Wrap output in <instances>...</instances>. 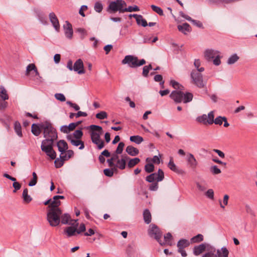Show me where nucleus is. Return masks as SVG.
I'll return each mask as SVG.
<instances>
[{
	"instance_id": "nucleus-1",
	"label": "nucleus",
	"mask_w": 257,
	"mask_h": 257,
	"mask_svg": "<svg viewBox=\"0 0 257 257\" xmlns=\"http://www.w3.org/2000/svg\"><path fill=\"white\" fill-rule=\"evenodd\" d=\"M170 85L177 90L173 91L170 95V97L174 100L176 103L183 102L187 103L192 100L193 95L192 93L182 91L184 90V87L178 82L175 80L170 81Z\"/></svg>"
},
{
	"instance_id": "nucleus-2",
	"label": "nucleus",
	"mask_w": 257,
	"mask_h": 257,
	"mask_svg": "<svg viewBox=\"0 0 257 257\" xmlns=\"http://www.w3.org/2000/svg\"><path fill=\"white\" fill-rule=\"evenodd\" d=\"M59 202H51L48 206L47 218L51 226H56L60 223V217L62 214V211L59 208Z\"/></svg>"
},
{
	"instance_id": "nucleus-3",
	"label": "nucleus",
	"mask_w": 257,
	"mask_h": 257,
	"mask_svg": "<svg viewBox=\"0 0 257 257\" xmlns=\"http://www.w3.org/2000/svg\"><path fill=\"white\" fill-rule=\"evenodd\" d=\"M225 119V116H219L214 119V111H211L208 115L203 114L197 117L196 120L204 125H211L213 123L221 125Z\"/></svg>"
},
{
	"instance_id": "nucleus-4",
	"label": "nucleus",
	"mask_w": 257,
	"mask_h": 257,
	"mask_svg": "<svg viewBox=\"0 0 257 257\" xmlns=\"http://www.w3.org/2000/svg\"><path fill=\"white\" fill-rule=\"evenodd\" d=\"M41 128L43 131L44 137L45 138L44 140H47L49 143H54V141L57 139L56 130L50 123L44 122L41 125Z\"/></svg>"
},
{
	"instance_id": "nucleus-5",
	"label": "nucleus",
	"mask_w": 257,
	"mask_h": 257,
	"mask_svg": "<svg viewBox=\"0 0 257 257\" xmlns=\"http://www.w3.org/2000/svg\"><path fill=\"white\" fill-rule=\"evenodd\" d=\"M146 61L145 59L139 60L138 57L134 55H126L121 61L122 64H127L128 66L132 68H137L145 64Z\"/></svg>"
},
{
	"instance_id": "nucleus-6",
	"label": "nucleus",
	"mask_w": 257,
	"mask_h": 257,
	"mask_svg": "<svg viewBox=\"0 0 257 257\" xmlns=\"http://www.w3.org/2000/svg\"><path fill=\"white\" fill-rule=\"evenodd\" d=\"M126 6V3L123 0H115L111 2L107 8V11L110 14L119 12L120 13L125 12L124 10Z\"/></svg>"
},
{
	"instance_id": "nucleus-7",
	"label": "nucleus",
	"mask_w": 257,
	"mask_h": 257,
	"mask_svg": "<svg viewBox=\"0 0 257 257\" xmlns=\"http://www.w3.org/2000/svg\"><path fill=\"white\" fill-rule=\"evenodd\" d=\"M191 83L199 88L206 87L207 81L203 80L202 74L196 70H192L191 74Z\"/></svg>"
},
{
	"instance_id": "nucleus-8",
	"label": "nucleus",
	"mask_w": 257,
	"mask_h": 257,
	"mask_svg": "<svg viewBox=\"0 0 257 257\" xmlns=\"http://www.w3.org/2000/svg\"><path fill=\"white\" fill-rule=\"evenodd\" d=\"M204 57L208 61L213 60V64L216 66L220 64L219 52L213 49H207L204 52Z\"/></svg>"
},
{
	"instance_id": "nucleus-9",
	"label": "nucleus",
	"mask_w": 257,
	"mask_h": 257,
	"mask_svg": "<svg viewBox=\"0 0 257 257\" xmlns=\"http://www.w3.org/2000/svg\"><path fill=\"white\" fill-rule=\"evenodd\" d=\"M53 146V143L48 142L47 140H43L41 146L42 151L52 160L55 159L56 157V153L54 150Z\"/></svg>"
},
{
	"instance_id": "nucleus-10",
	"label": "nucleus",
	"mask_w": 257,
	"mask_h": 257,
	"mask_svg": "<svg viewBox=\"0 0 257 257\" xmlns=\"http://www.w3.org/2000/svg\"><path fill=\"white\" fill-rule=\"evenodd\" d=\"M148 234L151 238L156 239L161 244V231L160 228L155 224H151L149 226Z\"/></svg>"
},
{
	"instance_id": "nucleus-11",
	"label": "nucleus",
	"mask_w": 257,
	"mask_h": 257,
	"mask_svg": "<svg viewBox=\"0 0 257 257\" xmlns=\"http://www.w3.org/2000/svg\"><path fill=\"white\" fill-rule=\"evenodd\" d=\"M69 224L71 226L66 227L64 230V233L66 234L68 237L74 236L76 233L77 234V228L78 226L77 220H71Z\"/></svg>"
},
{
	"instance_id": "nucleus-12",
	"label": "nucleus",
	"mask_w": 257,
	"mask_h": 257,
	"mask_svg": "<svg viewBox=\"0 0 257 257\" xmlns=\"http://www.w3.org/2000/svg\"><path fill=\"white\" fill-rule=\"evenodd\" d=\"M90 128L92 130L91 132V139L92 142H94L100 139V136L102 134V128L101 126L96 125H91Z\"/></svg>"
},
{
	"instance_id": "nucleus-13",
	"label": "nucleus",
	"mask_w": 257,
	"mask_h": 257,
	"mask_svg": "<svg viewBox=\"0 0 257 257\" xmlns=\"http://www.w3.org/2000/svg\"><path fill=\"white\" fill-rule=\"evenodd\" d=\"M210 246L209 244L206 243H201L198 245L195 246L193 249V254L196 256L199 255L204 251H206Z\"/></svg>"
},
{
	"instance_id": "nucleus-14",
	"label": "nucleus",
	"mask_w": 257,
	"mask_h": 257,
	"mask_svg": "<svg viewBox=\"0 0 257 257\" xmlns=\"http://www.w3.org/2000/svg\"><path fill=\"white\" fill-rule=\"evenodd\" d=\"M67 139L68 141H69L71 143V144L72 145L75 147H78L80 146L79 149L82 150L84 148V142L80 140V139H74L71 135L67 136Z\"/></svg>"
},
{
	"instance_id": "nucleus-15",
	"label": "nucleus",
	"mask_w": 257,
	"mask_h": 257,
	"mask_svg": "<svg viewBox=\"0 0 257 257\" xmlns=\"http://www.w3.org/2000/svg\"><path fill=\"white\" fill-rule=\"evenodd\" d=\"M49 18L55 30L58 32L60 29V24L55 14L53 12L50 13L49 15Z\"/></svg>"
},
{
	"instance_id": "nucleus-16",
	"label": "nucleus",
	"mask_w": 257,
	"mask_h": 257,
	"mask_svg": "<svg viewBox=\"0 0 257 257\" xmlns=\"http://www.w3.org/2000/svg\"><path fill=\"white\" fill-rule=\"evenodd\" d=\"M73 70L77 72L79 74H84L85 73L83 63L81 59H78L74 63Z\"/></svg>"
},
{
	"instance_id": "nucleus-17",
	"label": "nucleus",
	"mask_w": 257,
	"mask_h": 257,
	"mask_svg": "<svg viewBox=\"0 0 257 257\" xmlns=\"http://www.w3.org/2000/svg\"><path fill=\"white\" fill-rule=\"evenodd\" d=\"M146 180L150 183L161 181V169H159L158 173H152L148 176Z\"/></svg>"
},
{
	"instance_id": "nucleus-18",
	"label": "nucleus",
	"mask_w": 257,
	"mask_h": 257,
	"mask_svg": "<svg viewBox=\"0 0 257 257\" xmlns=\"http://www.w3.org/2000/svg\"><path fill=\"white\" fill-rule=\"evenodd\" d=\"M170 169L177 174L181 175H183L185 174L184 170L178 168L174 163L173 159H171L168 165Z\"/></svg>"
},
{
	"instance_id": "nucleus-19",
	"label": "nucleus",
	"mask_w": 257,
	"mask_h": 257,
	"mask_svg": "<svg viewBox=\"0 0 257 257\" xmlns=\"http://www.w3.org/2000/svg\"><path fill=\"white\" fill-rule=\"evenodd\" d=\"M179 16H181V17L185 19L186 20H187L190 22H191L194 25H196V26H197L199 28H202L203 27V25L201 22H200L199 21L192 19V18L190 16L185 14L182 11L179 12Z\"/></svg>"
},
{
	"instance_id": "nucleus-20",
	"label": "nucleus",
	"mask_w": 257,
	"mask_h": 257,
	"mask_svg": "<svg viewBox=\"0 0 257 257\" xmlns=\"http://www.w3.org/2000/svg\"><path fill=\"white\" fill-rule=\"evenodd\" d=\"M64 29L66 37L68 39H71L73 34L71 24L66 22V25L64 26Z\"/></svg>"
},
{
	"instance_id": "nucleus-21",
	"label": "nucleus",
	"mask_w": 257,
	"mask_h": 257,
	"mask_svg": "<svg viewBox=\"0 0 257 257\" xmlns=\"http://www.w3.org/2000/svg\"><path fill=\"white\" fill-rule=\"evenodd\" d=\"M57 146L61 155H64V153L68 148L67 143L64 140H60L57 142Z\"/></svg>"
},
{
	"instance_id": "nucleus-22",
	"label": "nucleus",
	"mask_w": 257,
	"mask_h": 257,
	"mask_svg": "<svg viewBox=\"0 0 257 257\" xmlns=\"http://www.w3.org/2000/svg\"><path fill=\"white\" fill-rule=\"evenodd\" d=\"M187 161L190 167L195 169L197 166L198 163L194 156L192 154H189L187 156Z\"/></svg>"
},
{
	"instance_id": "nucleus-23",
	"label": "nucleus",
	"mask_w": 257,
	"mask_h": 257,
	"mask_svg": "<svg viewBox=\"0 0 257 257\" xmlns=\"http://www.w3.org/2000/svg\"><path fill=\"white\" fill-rule=\"evenodd\" d=\"M129 158L126 155H122L121 158L117 161V164L116 166L120 170H123L125 168L126 161Z\"/></svg>"
},
{
	"instance_id": "nucleus-24",
	"label": "nucleus",
	"mask_w": 257,
	"mask_h": 257,
	"mask_svg": "<svg viewBox=\"0 0 257 257\" xmlns=\"http://www.w3.org/2000/svg\"><path fill=\"white\" fill-rule=\"evenodd\" d=\"M32 71H34L35 75H39V73L37 70L36 66L33 63L30 64L27 66L26 71V75H30L31 72Z\"/></svg>"
},
{
	"instance_id": "nucleus-25",
	"label": "nucleus",
	"mask_w": 257,
	"mask_h": 257,
	"mask_svg": "<svg viewBox=\"0 0 257 257\" xmlns=\"http://www.w3.org/2000/svg\"><path fill=\"white\" fill-rule=\"evenodd\" d=\"M133 17L136 19L137 24L139 25L145 27L148 25V23L145 19H144L142 16L138 15L137 14H133Z\"/></svg>"
},
{
	"instance_id": "nucleus-26",
	"label": "nucleus",
	"mask_w": 257,
	"mask_h": 257,
	"mask_svg": "<svg viewBox=\"0 0 257 257\" xmlns=\"http://www.w3.org/2000/svg\"><path fill=\"white\" fill-rule=\"evenodd\" d=\"M178 29L179 31L181 32L184 34H187L188 33L191 32V28L190 26L187 23H184L182 25H178Z\"/></svg>"
},
{
	"instance_id": "nucleus-27",
	"label": "nucleus",
	"mask_w": 257,
	"mask_h": 257,
	"mask_svg": "<svg viewBox=\"0 0 257 257\" xmlns=\"http://www.w3.org/2000/svg\"><path fill=\"white\" fill-rule=\"evenodd\" d=\"M66 160H67L66 155H60V159H56L54 162L56 168H59L61 167L64 164V162Z\"/></svg>"
},
{
	"instance_id": "nucleus-28",
	"label": "nucleus",
	"mask_w": 257,
	"mask_h": 257,
	"mask_svg": "<svg viewBox=\"0 0 257 257\" xmlns=\"http://www.w3.org/2000/svg\"><path fill=\"white\" fill-rule=\"evenodd\" d=\"M216 257H228L229 251L227 249L223 247L221 249H216Z\"/></svg>"
},
{
	"instance_id": "nucleus-29",
	"label": "nucleus",
	"mask_w": 257,
	"mask_h": 257,
	"mask_svg": "<svg viewBox=\"0 0 257 257\" xmlns=\"http://www.w3.org/2000/svg\"><path fill=\"white\" fill-rule=\"evenodd\" d=\"M206 251L202 257H216V249L214 247L210 246Z\"/></svg>"
},
{
	"instance_id": "nucleus-30",
	"label": "nucleus",
	"mask_w": 257,
	"mask_h": 257,
	"mask_svg": "<svg viewBox=\"0 0 257 257\" xmlns=\"http://www.w3.org/2000/svg\"><path fill=\"white\" fill-rule=\"evenodd\" d=\"M143 218L146 224H149L152 220V216L149 209H146L143 212Z\"/></svg>"
},
{
	"instance_id": "nucleus-31",
	"label": "nucleus",
	"mask_w": 257,
	"mask_h": 257,
	"mask_svg": "<svg viewBox=\"0 0 257 257\" xmlns=\"http://www.w3.org/2000/svg\"><path fill=\"white\" fill-rule=\"evenodd\" d=\"M126 152L132 156H135L139 153V150L132 146L126 147Z\"/></svg>"
},
{
	"instance_id": "nucleus-32",
	"label": "nucleus",
	"mask_w": 257,
	"mask_h": 257,
	"mask_svg": "<svg viewBox=\"0 0 257 257\" xmlns=\"http://www.w3.org/2000/svg\"><path fill=\"white\" fill-rule=\"evenodd\" d=\"M60 222H61V223L63 224H69L70 222H71V220H72L71 219L70 215L68 213H65L63 215H61L60 217Z\"/></svg>"
},
{
	"instance_id": "nucleus-33",
	"label": "nucleus",
	"mask_w": 257,
	"mask_h": 257,
	"mask_svg": "<svg viewBox=\"0 0 257 257\" xmlns=\"http://www.w3.org/2000/svg\"><path fill=\"white\" fill-rule=\"evenodd\" d=\"M189 245V241L185 239H181L177 243V247L179 249L184 248Z\"/></svg>"
},
{
	"instance_id": "nucleus-34",
	"label": "nucleus",
	"mask_w": 257,
	"mask_h": 257,
	"mask_svg": "<svg viewBox=\"0 0 257 257\" xmlns=\"http://www.w3.org/2000/svg\"><path fill=\"white\" fill-rule=\"evenodd\" d=\"M22 197H23L24 201L27 203H29L32 200V197L28 194V190L27 188H25L23 190V194H22Z\"/></svg>"
},
{
	"instance_id": "nucleus-35",
	"label": "nucleus",
	"mask_w": 257,
	"mask_h": 257,
	"mask_svg": "<svg viewBox=\"0 0 257 257\" xmlns=\"http://www.w3.org/2000/svg\"><path fill=\"white\" fill-rule=\"evenodd\" d=\"M42 129L39 127V126L36 124H33L32 125V133L36 136H39L41 131Z\"/></svg>"
},
{
	"instance_id": "nucleus-36",
	"label": "nucleus",
	"mask_w": 257,
	"mask_h": 257,
	"mask_svg": "<svg viewBox=\"0 0 257 257\" xmlns=\"http://www.w3.org/2000/svg\"><path fill=\"white\" fill-rule=\"evenodd\" d=\"M172 235L170 232L167 233L166 235H164L165 243L170 246L172 245Z\"/></svg>"
},
{
	"instance_id": "nucleus-37",
	"label": "nucleus",
	"mask_w": 257,
	"mask_h": 257,
	"mask_svg": "<svg viewBox=\"0 0 257 257\" xmlns=\"http://www.w3.org/2000/svg\"><path fill=\"white\" fill-rule=\"evenodd\" d=\"M0 97L3 100H8L9 99L7 91L3 86L0 87Z\"/></svg>"
},
{
	"instance_id": "nucleus-38",
	"label": "nucleus",
	"mask_w": 257,
	"mask_h": 257,
	"mask_svg": "<svg viewBox=\"0 0 257 257\" xmlns=\"http://www.w3.org/2000/svg\"><path fill=\"white\" fill-rule=\"evenodd\" d=\"M14 129L18 135L20 137H22V133L21 131V125L20 122L16 121L14 123Z\"/></svg>"
},
{
	"instance_id": "nucleus-39",
	"label": "nucleus",
	"mask_w": 257,
	"mask_h": 257,
	"mask_svg": "<svg viewBox=\"0 0 257 257\" xmlns=\"http://www.w3.org/2000/svg\"><path fill=\"white\" fill-rule=\"evenodd\" d=\"M130 141L137 144H141L143 141V138L140 136H133L130 138Z\"/></svg>"
},
{
	"instance_id": "nucleus-40",
	"label": "nucleus",
	"mask_w": 257,
	"mask_h": 257,
	"mask_svg": "<svg viewBox=\"0 0 257 257\" xmlns=\"http://www.w3.org/2000/svg\"><path fill=\"white\" fill-rule=\"evenodd\" d=\"M37 17L40 22L43 25H46L48 24V22L46 17L42 13H39L37 14Z\"/></svg>"
},
{
	"instance_id": "nucleus-41",
	"label": "nucleus",
	"mask_w": 257,
	"mask_h": 257,
	"mask_svg": "<svg viewBox=\"0 0 257 257\" xmlns=\"http://www.w3.org/2000/svg\"><path fill=\"white\" fill-rule=\"evenodd\" d=\"M239 59V57L236 54L231 55L227 60V64L231 65L235 63Z\"/></svg>"
},
{
	"instance_id": "nucleus-42",
	"label": "nucleus",
	"mask_w": 257,
	"mask_h": 257,
	"mask_svg": "<svg viewBox=\"0 0 257 257\" xmlns=\"http://www.w3.org/2000/svg\"><path fill=\"white\" fill-rule=\"evenodd\" d=\"M204 237L201 234H198L197 235L193 237L191 239V241L192 243H197L203 240Z\"/></svg>"
},
{
	"instance_id": "nucleus-43",
	"label": "nucleus",
	"mask_w": 257,
	"mask_h": 257,
	"mask_svg": "<svg viewBox=\"0 0 257 257\" xmlns=\"http://www.w3.org/2000/svg\"><path fill=\"white\" fill-rule=\"evenodd\" d=\"M140 162V160L138 158H135L134 159H131L128 162V167L131 168L134 167L135 165L138 164Z\"/></svg>"
},
{
	"instance_id": "nucleus-44",
	"label": "nucleus",
	"mask_w": 257,
	"mask_h": 257,
	"mask_svg": "<svg viewBox=\"0 0 257 257\" xmlns=\"http://www.w3.org/2000/svg\"><path fill=\"white\" fill-rule=\"evenodd\" d=\"M148 163L145 166V170L147 173H151L154 170V166L151 162H147Z\"/></svg>"
},
{
	"instance_id": "nucleus-45",
	"label": "nucleus",
	"mask_w": 257,
	"mask_h": 257,
	"mask_svg": "<svg viewBox=\"0 0 257 257\" xmlns=\"http://www.w3.org/2000/svg\"><path fill=\"white\" fill-rule=\"evenodd\" d=\"M194 65L195 67L197 68V72H202L204 71V68L202 67H200V66L201 65V62H200V60L195 59L194 61Z\"/></svg>"
},
{
	"instance_id": "nucleus-46",
	"label": "nucleus",
	"mask_w": 257,
	"mask_h": 257,
	"mask_svg": "<svg viewBox=\"0 0 257 257\" xmlns=\"http://www.w3.org/2000/svg\"><path fill=\"white\" fill-rule=\"evenodd\" d=\"M94 10L97 13H100L103 9V5L100 2H96L94 6Z\"/></svg>"
},
{
	"instance_id": "nucleus-47",
	"label": "nucleus",
	"mask_w": 257,
	"mask_h": 257,
	"mask_svg": "<svg viewBox=\"0 0 257 257\" xmlns=\"http://www.w3.org/2000/svg\"><path fill=\"white\" fill-rule=\"evenodd\" d=\"M32 176L33 179L30 181L28 184L29 186H34L37 182L38 177L36 173L35 172H33L32 173Z\"/></svg>"
},
{
	"instance_id": "nucleus-48",
	"label": "nucleus",
	"mask_w": 257,
	"mask_h": 257,
	"mask_svg": "<svg viewBox=\"0 0 257 257\" xmlns=\"http://www.w3.org/2000/svg\"><path fill=\"white\" fill-rule=\"evenodd\" d=\"M228 199L229 196L228 195H225L223 197V203H222L220 200L219 201L220 206L222 208H224L225 206L227 205Z\"/></svg>"
},
{
	"instance_id": "nucleus-49",
	"label": "nucleus",
	"mask_w": 257,
	"mask_h": 257,
	"mask_svg": "<svg viewBox=\"0 0 257 257\" xmlns=\"http://www.w3.org/2000/svg\"><path fill=\"white\" fill-rule=\"evenodd\" d=\"M83 136V132L80 130L75 131L73 134V138L76 139H80Z\"/></svg>"
},
{
	"instance_id": "nucleus-50",
	"label": "nucleus",
	"mask_w": 257,
	"mask_h": 257,
	"mask_svg": "<svg viewBox=\"0 0 257 257\" xmlns=\"http://www.w3.org/2000/svg\"><path fill=\"white\" fill-rule=\"evenodd\" d=\"M152 67L151 64L147 65V66H145L143 67V75L144 77L148 76L149 71L151 69H152Z\"/></svg>"
},
{
	"instance_id": "nucleus-51",
	"label": "nucleus",
	"mask_w": 257,
	"mask_h": 257,
	"mask_svg": "<svg viewBox=\"0 0 257 257\" xmlns=\"http://www.w3.org/2000/svg\"><path fill=\"white\" fill-rule=\"evenodd\" d=\"M210 170L211 173L213 174V175L219 174L221 172L220 169H219L218 167L216 165L211 167Z\"/></svg>"
},
{
	"instance_id": "nucleus-52",
	"label": "nucleus",
	"mask_w": 257,
	"mask_h": 257,
	"mask_svg": "<svg viewBox=\"0 0 257 257\" xmlns=\"http://www.w3.org/2000/svg\"><path fill=\"white\" fill-rule=\"evenodd\" d=\"M92 143L97 145L98 150H101L104 147V143L101 139Z\"/></svg>"
},
{
	"instance_id": "nucleus-53",
	"label": "nucleus",
	"mask_w": 257,
	"mask_h": 257,
	"mask_svg": "<svg viewBox=\"0 0 257 257\" xmlns=\"http://www.w3.org/2000/svg\"><path fill=\"white\" fill-rule=\"evenodd\" d=\"M124 147V143L120 142L118 145V146L117 147L116 150H115V153L116 154H120L123 151Z\"/></svg>"
},
{
	"instance_id": "nucleus-54",
	"label": "nucleus",
	"mask_w": 257,
	"mask_h": 257,
	"mask_svg": "<svg viewBox=\"0 0 257 257\" xmlns=\"http://www.w3.org/2000/svg\"><path fill=\"white\" fill-rule=\"evenodd\" d=\"M107 117V113L105 111H102L96 114V117L99 119H103Z\"/></svg>"
},
{
	"instance_id": "nucleus-55",
	"label": "nucleus",
	"mask_w": 257,
	"mask_h": 257,
	"mask_svg": "<svg viewBox=\"0 0 257 257\" xmlns=\"http://www.w3.org/2000/svg\"><path fill=\"white\" fill-rule=\"evenodd\" d=\"M124 10L125 11V12H132L139 11L140 10V9L138 6H135L134 7L129 6L128 8H124Z\"/></svg>"
},
{
	"instance_id": "nucleus-56",
	"label": "nucleus",
	"mask_w": 257,
	"mask_h": 257,
	"mask_svg": "<svg viewBox=\"0 0 257 257\" xmlns=\"http://www.w3.org/2000/svg\"><path fill=\"white\" fill-rule=\"evenodd\" d=\"M146 162L151 163L153 162L154 163L159 164L160 161L159 158L158 156H155L152 159L150 158H147Z\"/></svg>"
},
{
	"instance_id": "nucleus-57",
	"label": "nucleus",
	"mask_w": 257,
	"mask_h": 257,
	"mask_svg": "<svg viewBox=\"0 0 257 257\" xmlns=\"http://www.w3.org/2000/svg\"><path fill=\"white\" fill-rule=\"evenodd\" d=\"M76 31L81 34V38L84 39V37L87 35V31L83 28H79L77 29Z\"/></svg>"
},
{
	"instance_id": "nucleus-58",
	"label": "nucleus",
	"mask_w": 257,
	"mask_h": 257,
	"mask_svg": "<svg viewBox=\"0 0 257 257\" xmlns=\"http://www.w3.org/2000/svg\"><path fill=\"white\" fill-rule=\"evenodd\" d=\"M206 196L211 200L214 199V191L212 189H208L205 193Z\"/></svg>"
},
{
	"instance_id": "nucleus-59",
	"label": "nucleus",
	"mask_w": 257,
	"mask_h": 257,
	"mask_svg": "<svg viewBox=\"0 0 257 257\" xmlns=\"http://www.w3.org/2000/svg\"><path fill=\"white\" fill-rule=\"evenodd\" d=\"M55 97L56 99H57L58 100H60V101H65L66 100V98L64 94L62 93H56L55 94Z\"/></svg>"
},
{
	"instance_id": "nucleus-60",
	"label": "nucleus",
	"mask_w": 257,
	"mask_h": 257,
	"mask_svg": "<svg viewBox=\"0 0 257 257\" xmlns=\"http://www.w3.org/2000/svg\"><path fill=\"white\" fill-rule=\"evenodd\" d=\"M104 175L107 177H112L113 175V169H105L103 170Z\"/></svg>"
},
{
	"instance_id": "nucleus-61",
	"label": "nucleus",
	"mask_w": 257,
	"mask_h": 257,
	"mask_svg": "<svg viewBox=\"0 0 257 257\" xmlns=\"http://www.w3.org/2000/svg\"><path fill=\"white\" fill-rule=\"evenodd\" d=\"M66 103L70 107L73 108L76 111H78L80 109V107L76 103H72L70 101H67Z\"/></svg>"
},
{
	"instance_id": "nucleus-62",
	"label": "nucleus",
	"mask_w": 257,
	"mask_h": 257,
	"mask_svg": "<svg viewBox=\"0 0 257 257\" xmlns=\"http://www.w3.org/2000/svg\"><path fill=\"white\" fill-rule=\"evenodd\" d=\"M14 182L13 184V186L15 188V189L13 190V192L15 193L17 192V190L20 189L21 187V185L19 182H16V181Z\"/></svg>"
},
{
	"instance_id": "nucleus-63",
	"label": "nucleus",
	"mask_w": 257,
	"mask_h": 257,
	"mask_svg": "<svg viewBox=\"0 0 257 257\" xmlns=\"http://www.w3.org/2000/svg\"><path fill=\"white\" fill-rule=\"evenodd\" d=\"M5 100L3 99H0V109H4L7 107L8 102Z\"/></svg>"
},
{
	"instance_id": "nucleus-64",
	"label": "nucleus",
	"mask_w": 257,
	"mask_h": 257,
	"mask_svg": "<svg viewBox=\"0 0 257 257\" xmlns=\"http://www.w3.org/2000/svg\"><path fill=\"white\" fill-rule=\"evenodd\" d=\"M158 182H153L150 186V190L151 191H156L158 188Z\"/></svg>"
}]
</instances>
